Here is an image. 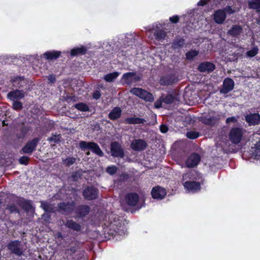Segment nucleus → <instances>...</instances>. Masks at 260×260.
Returning a JSON list of instances; mask_svg holds the SVG:
<instances>
[{"mask_svg":"<svg viewBox=\"0 0 260 260\" xmlns=\"http://www.w3.org/2000/svg\"><path fill=\"white\" fill-rule=\"evenodd\" d=\"M90 208L88 206H80L76 209V217L78 218L83 217L88 214L89 212Z\"/></svg>","mask_w":260,"mask_h":260,"instance_id":"obj_20","label":"nucleus"},{"mask_svg":"<svg viewBox=\"0 0 260 260\" xmlns=\"http://www.w3.org/2000/svg\"><path fill=\"white\" fill-rule=\"evenodd\" d=\"M219 115L215 112H211L207 115H205L201 117V121L203 123L212 125L216 122L219 119Z\"/></svg>","mask_w":260,"mask_h":260,"instance_id":"obj_7","label":"nucleus"},{"mask_svg":"<svg viewBox=\"0 0 260 260\" xmlns=\"http://www.w3.org/2000/svg\"><path fill=\"white\" fill-rule=\"evenodd\" d=\"M74 107L75 108L82 112H86L89 110L88 106L83 103L76 104L74 105Z\"/></svg>","mask_w":260,"mask_h":260,"instance_id":"obj_35","label":"nucleus"},{"mask_svg":"<svg viewBox=\"0 0 260 260\" xmlns=\"http://www.w3.org/2000/svg\"><path fill=\"white\" fill-rule=\"evenodd\" d=\"M60 52L59 51H47L43 55L47 59H56L59 57Z\"/></svg>","mask_w":260,"mask_h":260,"instance_id":"obj_30","label":"nucleus"},{"mask_svg":"<svg viewBox=\"0 0 260 260\" xmlns=\"http://www.w3.org/2000/svg\"><path fill=\"white\" fill-rule=\"evenodd\" d=\"M98 190L93 186L88 187L83 192L84 198L88 200H93L96 198Z\"/></svg>","mask_w":260,"mask_h":260,"instance_id":"obj_15","label":"nucleus"},{"mask_svg":"<svg viewBox=\"0 0 260 260\" xmlns=\"http://www.w3.org/2000/svg\"><path fill=\"white\" fill-rule=\"evenodd\" d=\"M13 85L16 87H23V84L26 83L25 79L21 77H16L12 80Z\"/></svg>","mask_w":260,"mask_h":260,"instance_id":"obj_32","label":"nucleus"},{"mask_svg":"<svg viewBox=\"0 0 260 260\" xmlns=\"http://www.w3.org/2000/svg\"><path fill=\"white\" fill-rule=\"evenodd\" d=\"M188 176V174H186L183 176V178L184 180L186 179L187 177Z\"/></svg>","mask_w":260,"mask_h":260,"instance_id":"obj_58","label":"nucleus"},{"mask_svg":"<svg viewBox=\"0 0 260 260\" xmlns=\"http://www.w3.org/2000/svg\"><path fill=\"white\" fill-rule=\"evenodd\" d=\"M61 136L60 135H54L48 139L50 142L57 143L60 141Z\"/></svg>","mask_w":260,"mask_h":260,"instance_id":"obj_39","label":"nucleus"},{"mask_svg":"<svg viewBox=\"0 0 260 260\" xmlns=\"http://www.w3.org/2000/svg\"><path fill=\"white\" fill-rule=\"evenodd\" d=\"M139 199L138 195L136 193H129L126 195L124 199L125 204L129 206H135Z\"/></svg>","mask_w":260,"mask_h":260,"instance_id":"obj_14","label":"nucleus"},{"mask_svg":"<svg viewBox=\"0 0 260 260\" xmlns=\"http://www.w3.org/2000/svg\"><path fill=\"white\" fill-rule=\"evenodd\" d=\"M237 121V119L235 117L233 116L231 117H229L226 119V123H229L230 122H236Z\"/></svg>","mask_w":260,"mask_h":260,"instance_id":"obj_48","label":"nucleus"},{"mask_svg":"<svg viewBox=\"0 0 260 260\" xmlns=\"http://www.w3.org/2000/svg\"><path fill=\"white\" fill-rule=\"evenodd\" d=\"M170 20L173 23H177L179 20V17L177 15L170 18Z\"/></svg>","mask_w":260,"mask_h":260,"instance_id":"obj_50","label":"nucleus"},{"mask_svg":"<svg viewBox=\"0 0 260 260\" xmlns=\"http://www.w3.org/2000/svg\"><path fill=\"white\" fill-rule=\"evenodd\" d=\"M9 210L11 212H14L17 210V209L15 206H11L10 207Z\"/></svg>","mask_w":260,"mask_h":260,"instance_id":"obj_57","label":"nucleus"},{"mask_svg":"<svg viewBox=\"0 0 260 260\" xmlns=\"http://www.w3.org/2000/svg\"><path fill=\"white\" fill-rule=\"evenodd\" d=\"M251 151L252 157L260 159V142L256 143L255 147L252 148Z\"/></svg>","mask_w":260,"mask_h":260,"instance_id":"obj_31","label":"nucleus"},{"mask_svg":"<svg viewBox=\"0 0 260 260\" xmlns=\"http://www.w3.org/2000/svg\"><path fill=\"white\" fill-rule=\"evenodd\" d=\"M234 81L230 78H225L223 82L222 88L220 90V92L222 93L226 94L232 91L234 87Z\"/></svg>","mask_w":260,"mask_h":260,"instance_id":"obj_10","label":"nucleus"},{"mask_svg":"<svg viewBox=\"0 0 260 260\" xmlns=\"http://www.w3.org/2000/svg\"><path fill=\"white\" fill-rule=\"evenodd\" d=\"M86 51L87 49L84 46L75 48L71 50V55L72 56H76L78 55L85 54Z\"/></svg>","mask_w":260,"mask_h":260,"instance_id":"obj_27","label":"nucleus"},{"mask_svg":"<svg viewBox=\"0 0 260 260\" xmlns=\"http://www.w3.org/2000/svg\"><path fill=\"white\" fill-rule=\"evenodd\" d=\"M108 219L109 222L107 224L106 223L105 224L109 228L108 233L113 236V238L115 237L117 234L118 235L125 234L124 228L120 222L119 217L111 213L108 216Z\"/></svg>","mask_w":260,"mask_h":260,"instance_id":"obj_1","label":"nucleus"},{"mask_svg":"<svg viewBox=\"0 0 260 260\" xmlns=\"http://www.w3.org/2000/svg\"><path fill=\"white\" fill-rule=\"evenodd\" d=\"M76 161V158L74 157H68L66 159H62L64 164L68 166H70L73 165Z\"/></svg>","mask_w":260,"mask_h":260,"instance_id":"obj_38","label":"nucleus"},{"mask_svg":"<svg viewBox=\"0 0 260 260\" xmlns=\"http://www.w3.org/2000/svg\"><path fill=\"white\" fill-rule=\"evenodd\" d=\"M66 226L76 231L81 230V225L72 220H68L66 223Z\"/></svg>","mask_w":260,"mask_h":260,"instance_id":"obj_28","label":"nucleus"},{"mask_svg":"<svg viewBox=\"0 0 260 260\" xmlns=\"http://www.w3.org/2000/svg\"><path fill=\"white\" fill-rule=\"evenodd\" d=\"M199 136V133L196 132L191 131L186 133V137L189 139H194L197 138Z\"/></svg>","mask_w":260,"mask_h":260,"instance_id":"obj_43","label":"nucleus"},{"mask_svg":"<svg viewBox=\"0 0 260 260\" xmlns=\"http://www.w3.org/2000/svg\"><path fill=\"white\" fill-rule=\"evenodd\" d=\"M214 65L209 62H205L200 64L198 67V70L201 72H210L214 70Z\"/></svg>","mask_w":260,"mask_h":260,"instance_id":"obj_22","label":"nucleus"},{"mask_svg":"<svg viewBox=\"0 0 260 260\" xmlns=\"http://www.w3.org/2000/svg\"><path fill=\"white\" fill-rule=\"evenodd\" d=\"M79 146L85 150V149H90L96 154L99 156H103V152L100 148L99 146L94 142H87L85 141H81L79 143Z\"/></svg>","mask_w":260,"mask_h":260,"instance_id":"obj_4","label":"nucleus"},{"mask_svg":"<svg viewBox=\"0 0 260 260\" xmlns=\"http://www.w3.org/2000/svg\"><path fill=\"white\" fill-rule=\"evenodd\" d=\"M75 206L74 202L71 203H61L59 205L58 208L60 211L64 212L66 214H69L72 212Z\"/></svg>","mask_w":260,"mask_h":260,"instance_id":"obj_19","label":"nucleus"},{"mask_svg":"<svg viewBox=\"0 0 260 260\" xmlns=\"http://www.w3.org/2000/svg\"><path fill=\"white\" fill-rule=\"evenodd\" d=\"M248 4L250 8L258 9L260 8V0H250Z\"/></svg>","mask_w":260,"mask_h":260,"instance_id":"obj_36","label":"nucleus"},{"mask_svg":"<svg viewBox=\"0 0 260 260\" xmlns=\"http://www.w3.org/2000/svg\"><path fill=\"white\" fill-rule=\"evenodd\" d=\"M24 96V92L22 90H16L8 94V98L11 100H20Z\"/></svg>","mask_w":260,"mask_h":260,"instance_id":"obj_21","label":"nucleus"},{"mask_svg":"<svg viewBox=\"0 0 260 260\" xmlns=\"http://www.w3.org/2000/svg\"><path fill=\"white\" fill-rule=\"evenodd\" d=\"M48 79L50 83H54L55 81V77L54 76L51 75L48 77Z\"/></svg>","mask_w":260,"mask_h":260,"instance_id":"obj_53","label":"nucleus"},{"mask_svg":"<svg viewBox=\"0 0 260 260\" xmlns=\"http://www.w3.org/2000/svg\"><path fill=\"white\" fill-rule=\"evenodd\" d=\"M198 51L196 50H191L186 53V58L188 59H192L195 56L198 54Z\"/></svg>","mask_w":260,"mask_h":260,"instance_id":"obj_40","label":"nucleus"},{"mask_svg":"<svg viewBox=\"0 0 260 260\" xmlns=\"http://www.w3.org/2000/svg\"><path fill=\"white\" fill-rule=\"evenodd\" d=\"M145 122L146 120L144 119L136 117H128L125 119V122L127 124H143Z\"/></svg>","mask_w":260,"mask_h":260,"instance_id":"obj_25","label":"nucleus"},{"mask_svg":"<svg viewBox=\"0 0 260 260\" xmlns=\"http://www.w3.org/2000/svg\"><path fill=\"white\" fill-rule=\"evenodd\" d=\"M8 249L13 254L18 256L22 254L23 251V246L19 241H11L7 246Z\"/></svg>","mask_w":260,"mask_h":260,"instance_id":"obj_6","label":"nucleus"},{"mask_svg":"<svg viewBox=\"0 0 260 260\" xmlns=\"http://www.w3.org/2000/svg\"><path fill=\"white\" fill-rule=\"evenodd\" d=\"M184 44V40L182 38H178L174 40L172 47L173 49H178L183 46Z\"/></svg>","mask_w":260,"mask_h":260,"instance_id":"obj_34","label":"nucleus"},{"mask_svg":"<svg viewBox=\"0 0 260 260\" xmlns=\"http://www.w3.org/2000/svg\"><path fill=\"white\" fill-rule=\"evenodd\" d=\"M147 146L146 142L141 139H136L132 141L131 147L135 151L143 150Z\"/></svg>","mask_w":260,"mask_h":260,"instance_id":"obj_12","label":"nucleus"},{"mask_svg":"<svg viewBox=\"0 0 260 260\" xmlns=\"http://www.w3.org/2000/svg\"><path fill=\"white\" fill-rule=\"evenodd\" d=\"M123 82L126 84H131L139 80V78L133 72H129L123 75L122 77Z\"/></svg>","mask_w":260,"mask_h":260,"instance_id":"obj_11","label":"nucleus"},{"mask_svg":"<svg viewBox=\"0 0 260 260\" xmlns=\"http://www.w3.org/2000/svg\"><path fill=\"white\" fill-rule=\"evenodd\" d=\"M25 205L26 207H25V209L29 211V210H33V208L32 206L30 205V203L28 202H25Z\"/></svg>","mask_w":260,"mask_h":260,"instance_id":"obj_51","label":"nucleus"},{"mask_svg":"<svg viewBox=\"0 0 260 260\" xmlns=\"http://www.w3.org/2000/svg\"><path fill=\"white\" fill-rule=\"evenodd\" d=\"M245 120L249 125L260 123V115L258 113H250L245 116Z\"/></svg>","mask_w":260,"mask_h":260,"instance_id":"obj_16","label":"nucleus"},{"mask_svg":"<svg viewBox=\"0 0 260 260\" xmlns=\"http://www.w3.org/2000/svg\"><path fill=\"white\" fill-rule=\"evenodd\" d=\"M162 101L166 104H169L174 102V98L172 95H168L162 99Z\"/></svg>","mask_w":260,"mask_h":260,"instance_id":"obj_41","label":"nucleus"},{"mask_svg":"<svg viewBox=\"0 0 260 260\" xmlns=\"http://www.w3.org/2000/svg\"><path fill=\"white\" fill-rule=\"evenodd\" d=\"M236 11V9L235 8L232 9L230 6L225 8L224 10H218L214 12L213 19L216 23L221 24L223 23L226 18L225 12L229 14H232Z\"/></svg>","mask_w":260,"mask_h":260,"instance_id":"obj_2","label":"nucleus"},{"mask_svg":"<svg viewBox=\"0 0 260 260\" xmlns=\"http://www.w3.org/2000/svg\"><path fill=\"white\" fill-rule=\"evenodd\" d=\"M165 189L160 186H156L152 188L151 195L153 198L156 199H162L166 195Z\"/></svg>","mask_w":260,"mask_h":260,"instance_id":"obj_13","label":"nucleus"},{"mask_svg":"<svg viewBox=\"0 0 260 260\" xmlns=\"http://www.w3.org/2000/svg\"><path fill=\"white\" fill-rule=\"evenodd\" d=\"M183 185L188 192H196L200 189V184L196 182L186 181Z\"/></svg>","mask_w":260,"mask_h":260,"instance_id":"obj_18","label":"nucleus"},{"mask_svg":"<svg viewBox=\"0 0 260 260\" xmlns=\"http://www.w3.org/2000/svg\"><path fill=\"white\" fill-rule=\"evenodd\" d=\"M119 73L117 72L109 73L104 77V79L108 82L113 81L118 76Z\"/></svg>","mask_w":260,"mask_h":260,"instance_id":"obj_33","label":"nucleus"},{"mask_svg":"<svg viewBox=\"0 0 260 260\" xmlns=\"http://www.w3.org/2000/svg\"><path fill=\"white\" fill-rule=\"evenodd\" d=\"M121 205H122V206L123 208H124V210H126V209H125V207H124V203H122L121 204Z\"/></svg>","mask_w":260,"mask_h":260,"instance_id":"obj_59","label":"nucleus"},{"mask_svg":"<svg viewBox=\"0 0 260 260\" xmlns=\"http://www.w3.org/2000/svg\"><path fill=\"white\" fill-rule=\"evenodd\" d=\"M41 203V207L46 211V212H50L52 210V208L51 207L50 204L45 201H42Z\"/></svg>","mask_w":260,"mask_h":260,"instance_id":"obj_37","label":"nucleus"},{"mask_svg":"<svg viewBox=\"0 0 260 260\" xmlns=\"http://www.w3.org/2000/svg\"><path fill=\"white\" fill-rule=\"evenodd\" d=\"M117 167L114 166H110L107 168V173L110 175H113L115 174L117 172Z\"/></svg>","mask_w":260,"mask_h":260,"instance_id":"obj_44","label":"nucleus"},{"mask_svg":"<svg viewBox=\"0 0 260 260\" xmlns=\"http://www.w3.org/2000/svg\"><path fill=\"white\" fill-rule=\"evenodd\" d=\"M111 152L112 155L114 157H122L124 155L123 150L121 146L116 142L111 143Z\"/></svg>","mask_w":260,"mask_h":260,"instance_id":"obj_8","label":"nucleus"},{"mask_svg":"<svg viewBox=\"0 0 260 260\" xmlns=\"http://www.w3.org/2000/svg\"><path fill=\"white\" fill-rule=\"evenodd\" d=\"M39 141V139L38 138H35L27 142L25 146L22 148L23 153H31L35 149Z\"/></svg>","mask_w":260,"mask_h":260,"instance_id":"obj_17","label":"nucleus"},{"mask_svg":"<svg viewBox=\"0 0 260 260\" xmlns=\"http://www.w3.org/2000/svg\"><path fill=\"white\" fill-rule=\"evenodd\" d=\"M243 130L240 128H233L229 133V138L231 142L235 144H239L243 137Z\"/></svg>","mask_w":260,"mask_h":260,"instance_id":"obj_5","label":"nucleus"},{"mask_svg":"<svg viewBox=\"0 0 260 260\" xmlns=\"http://www.w3.org/2000/svg\"><path fill=\"white\" fill-rule=\"evenodd\" d=\"M201 160V156L196 153L190 155L185 162V165L188 168L196 167Z\"/></svg>","mask_w":260,"mask_h":260,"instance_id":"obj_9","label":"nucleus"},{"mask_svg":"<svg viewBox=\"0 0 260 260\" xmlns=\"http://www.w3.org/2000/svg\"><path fill=\"white\" fill-rule=\"evenodd\" d=\"M92 96H93V99H94L95 100L99 99L101 96L100 91H98V90H96L95 91H94L93 93Z\"/></svg>","mask_w":260,"mask_h":260,"instance_id":"obj_47","label":"nucleus"},{"mask_svg":"<svg viewBox=\"0 0 260 260\" xmlns=\"http://www.w3.org/2000/svg\"><path fill=\"white\" fill-rule=\"evenodd\" d=\"M153 34L154 39L156 41L162 42L166 37V32L162 29H156Z\"/></svg>","mask_w":260,"mask_h":260,"instance_id":"obj_24","label":"nucleus"},{"mask_svg":"<svg viewBox=\"0 0 260 260\" xmlns=\"http://www.w3.org/2000/svg\"><path fill=\"white\" fill-rule=\"evenodd\" d=\"M162 104V100H157L154 104V106L156 108H159L161 107Z\"/></svg>","mask_w":260,"mask_h":260,"instance_id":"obj_52","label":"nucleus"},{"mask_svg":"<svg viewBox=\"0 0 260 260\" xmlns=\"http://www.w3.org/2000/svg\"><path fill=\"white\" fill-rule=\"evenodd\" d=\"M28 160V158L27 156H23L19 159V162L22 165H27Z\"/></svg>","mask_w":260,"mask_h":260,"instance_id":"obj_46","label":"nucleus"},{"mask_svg":"<svg viewBox=\"0 0 260 260\" xmlns=\"http://www.w3.org/2000/svg\"><path fill=\"white\" fill-rule=\"evenodd\" d=\"M130 92L146 102H152L154 100L151 93L140 88H133Z\"/></svg>","mask_w":260,"mask_h":260,"instance_id":"obj_3","label":"nucleus"},{"mask_svg":"<svg viewBox=\"0 0 260 260\" xmlns=\"http://www.w3.org/2000/svg\"><path fill=\"white\" fill-rule=\"evenodd\" d=\"M160 132L162 133H166L168 132V127L165 125H161L160 126Z\"/></svg>","mask_w":260,"mask_h":260,"instance_id":"obj_49","label":"nucleus"},{"mask_svg":"<svg viewBox=\"0 0 260 260\" xmlns=\"http://www.w3.org/2000/svg\"><path fill=\"white\" fill-rule=\"evenodd\" d=\"M56 237L58 239H60V240L63 239V236L62 234L60 232H58L56 235Z\"/></svg>","mask_w":260,"mask_h":260,"instance_id":"obj_55","label":"nucleus"},{"mask_svg":"<svg viewBox=\"0 0 260 260\" xmlns=\"http://www.w3.org/2000/svg\"><path fill=\"white\" fill-rule=\"evenodd\" d=\"M258 53V48L256 47H254L251 50L247 52V55L250 57H252L256 55Z\"/></svg>","mask_w":260,"mask_h":260,"instance_id":"obj_42","label":"nucleus"},{"mask_svg":"<svg viewBox=\"0 0 260 260\" xmlns=\"http://www.w3.org/2000/svg\"><path fill=\"white\" fill-rule=\"evenodd\" d=\"M175 79L173 76H167L162 77L160 80V84L162 85H168L173 84Z\"/></svg>","mask_w":260,"mask_h":260,"instance_id":"obj_29","label":"nucleus"},{"mask_svg":"<svg viewBox=\"0 0 260 260\" xmlns=\"http://www.w3.org/2000/svg\"><path fill=\"white\" fill-rule=\"evenodd\" d=\"M13 107L15 110H20L22 107V103L17 101H14L13 103Z\"/></svg>","mask_w":260,"mask_h":260,"instance_id":"obj_45","label":"nucleus"},{"mask_svg":"<svg viewBox=\"0 0 260 260\" xmlns=\"http://www.w3.org/2000/svg\"><path fill=\"white\" fill-rule=\"evenodd\" d=\"M242 30L240 25H235L228 30V34L232 37H237L242 33Z\"/></svg>","mask_w":260,"mask_h":260,"instance_id":"obj_23","label":"nucleus"},{"mask_svg":"<svg viewBox=\"0 0 260 260\" xmlns=\"http://www.w3.org/2000/svg\"><path fill=\"white\" fill-rule=\"evenodd\" d=\"M207 4V1L206 0H200L198 3V5L199 6H203Z\"/></svg>","mask_w":260,"mask_h":260,"instance_id":"obj_54","label":"nucleus"},{"mask_svg":"<svg viewBox=\"0 0 260 260\" xmlns=\"http://www.w3.org/2000/svg\"><path fill=\"white\" fill-rule=\"evenodd\" d=\"M42 218L44 219L45 220L47 221L49 219V216L48 215L44 214L42 215Z\"/></svg>","mask_w":260,"mask_h":260,"instance_id":"obj_56","label":"nucleus"},{"mask_svg":"<svg viewBox=\"0 0 260 260\" xmlns=\"http://www.w3.org/2000/svg\"><path fill=\"white\" fill-rule=\"evenodd\" d=\"M121 114V110L120 108H114L109 113V117L111 120H115L120 117Z\"/></svg>","mask_w":260,"mask_h":260,"instance_id":"obj_26","label":"nucleus"},{"mask_svg":"<svg viewBox=\"0 0 260 260\" xmlns=\"http://www.w3.org/2000/svg\"><path fill=\"white\" fill-rule=\"evenodd\" d=\"M89 154H90L89 151H88L87 152H86V154H87V155H89Z\"/></svg>","mask_w":260,"mask_h":260,"instance_id":"obj_60","label":"nucleus"}]
</instances>
